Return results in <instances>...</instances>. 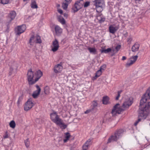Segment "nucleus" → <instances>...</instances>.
<instances>
[{
    "instance_id": "nucleus-3",
    "label": "nucleus",
    "mask_w": 150,
    "mask_h": 150,
    "mask_svg": "<svg viewBox=\"0 0 150 150\" xmlns=\"http://www.w3.org/2000/svg\"><path fill=\"white\" fill-rule=\"evenodd\" d=\"M96 6V10L98 12H100L105 6V3L103 0H95L94 1Z\"/></svg>"
},
{
    "instance_id": "nucleus-23",
    "label": "nucleus",
    "mask_w": 150,
    "mask_h": 150,
    "mask_svg": "<svg viewBox=\"0 0 150 150\" xmlns=\"http://www.w3.org/2000/svg\"><path fill=\"white\" fill-rule=\"evenodd\" d=\"M109 98L107 96L104 97L103 98V103L104 104L106 105L109 103Z\"/></svg>"
},
{
    "instance_id": "nucleus-30",
    "label": "nucleus",
    "mask_w": 150,
    "mask_h": 150,
    "mask_svg": "<svg viewBox=\"0 0 150 150\" xmlns=\"http://www.w3.org/2000/svg\"><path fill=\"white\" fill-rule=\"evenodd\" d=\"M9 126H10V127L12 128H13V129H14L15 128V126H16V123L15 122V121L13 120H12L11 121L9 124Z\"/></svg>"
},
{
    "instance_id": "nucleus-48",
    "label": "nucleus",
    "mask_w": 150,
    "mask_h": 150,
    "mask_svg": "<svg viewBox=\"0 0 150 150\" xmlns=\"http://www.w3.org/2000/svg\"><path fill=\"white\" fill-rule=\"evenodd\" d=\"M141 0H135L136 3H139L141 1Z\"/></svg>"
},
{
    "instance_id": "nucleus-44",
    "label": "nucleus",
    "mask_w": 150,
    "mask_h": 150,
    "mask_svg": "<svg viewBox=\"0 0 150 150\" xmlns=\"http://www.w3.org/2000/svg\"><path fill=\"white\" fill-rule=\"evenodd\" d=\"M8 137V135L7 134V132H6L4 136V138H7Z\"/></svg>"
},
{
    "instance_id": "nucleus-39",
    "label": "nucleus",
    "mask_w": 150,
    "mask_h": 150,
    "mask_svg": "<svg viewBox=\"0 0 150 150\" xmlns=\"http://www.w3.org/2000/svg\"><path fill=\"white\" fill-rule=\"evenodd\" d=\"M84 7V8L87 7L90 5V3L89 1H87L85 2V3L84 2V4H83Z\"/></svg>"
},
{
    "instance_id": "nucleus-9",
    "label": "nucleus",
    "mask_w": 150,
    "mask_h": 150,
    "mask_svg": "<svg viewBox=\"0 0 150 150\" xmlns=\"http://www.w3.org/2000/svg\"><path fill=\"white\" fill-rule=\"evenodd\" d=\"M132 100V98L131 97H129L126 98L122 105L123 108H124L125 110L128 108L133 103Z\"/></svg>"
},
{
    "instance_id": "nucleus-46",
    "label": "nucleus",
    "mask_w": 150,
    "mask_h": 150,
    "mask_svg": "<svg viewBox=\"0 0 150 150\" xmlns=\"http://www.w3.org/2000/svg\"><path fill=\"white\" fill-rule=\"evenodd\" d=\"M58 12L60 14H62L63 12L60 9H58Z\"/></svg>"
},
{
    "instance_id": "nucleus-38",
    "label": "nucleus",
    "mask_w": 150,
    "mask_h": 150,
    "mask_svg": "<svg viewBox=\"0 0 150 150\" xmlns=\"http://www.w3.org/2000/svg\"><path fill=\"white\" fill-rule=\"evenodd\" d=\"M121 47V46L120 45H117L115 47V49L116 50L115 52H117L120 49Z\"/></svg>"
},
{
    "instance_id": "nucleus-26",
    "label": "nucleus",
    "mask_w": 150,
    "mask_h": 150,
    "mask_svg": "<svg viewBox=\"0 0 150 150\" xmlns=\"http://www.w3.org/2000/svg\"><path fill=\"white\" fill-rule=\"evenodd\" d=\"M61 123H60L59 124H56L57 125H59L60 126V127L62 129H65L67 127V126L66 125L64 124L61 120H60Z\"/></svg>"
},
{
    "instance_id": "nucleus-40",
    "label": "nucleus",
    "mask_w": 150,
    "mask_h": 150,
    "mask_svg": "<svg viewBox=\"0 0 150 150\" xmlns=\"http://www.w3.org/2000/svg\"><path fill=\"white\" fill-rule=\"evenodd\" d=\"M68 4L67 3H63L62 5V6L64 9H66L67 7Z\"/></svg>"
},
{
    "instance_id": "nucleus-45",
    "label": "nucleus",
    "mask_w": 150,
    "mask_h": 150,
    "mask_svg": "<svg viewBox=\"0 0 150 150\" xmlns=\"http://www.w3.org/2000/svg\"><path fill=\"white\" fill-rule=\"evenodd\" d=\"M45 93L46 94L48 93L49 92V91L48 89H47L46 88L45 89Z\"/></svg>"
},
{
    "instance_id": "nucleus-41",
    "label": "nucleus",
    "mask_w": 150,
    "mask_h": 150,
    "mask_svg": "<svg viewBox=\"0 0 150 150\" xmlns=\"http://www.w3.org/2000/svg\"><path fill=\"white\" fill-rule=\"evenodd\" d=\"M112 49V51L111 52L112 53V55H114L116 53H117V52H115L116 50L115 49H115H114L113 48H112V49Z\"/></svg>"
},
{
    "instance_id": "nucleus-10",
    "label": "nucleus",
    "mask_w": 150,
    "mask_h": 150,
    "mask_svg": "<svg viewBox=\"0 0 150 150\" xmlns=\"http://www.w3.org/2000/svg\"><path fill=\"white\" fill-rule=\"evenodd\" d=\"M34 105V103L31 99H28L25 103L24 109L25 111H28L31 109Z\"/></svg>"
},
{
    "instance_id": "nucleus-42",
    "label": "nucleus",
    "mask_w": 150,
    "mask_h": 150,
    "mask_svg": "<svg viewBox=\"0 0 150 150\" xmlns=\"http://www.w3.org/2000/svg\"><path fill=\"white\" fill-rule=\"evenodd\" d=\"M16 69V67H11L10 68V71L12 72V71H15Z\"/></svg>"
},
{
    "instance_id": "nucleus-47",
    "label": "nucleus",
    "mask_w": 150,
    "mask_h": 150,
    "mask_svg": "<svg viewBox=\"0 0 150 150\" xmlns=\"http://www.w3.org/2000/svg\"><path fill=\"white\" fill-rule=\"evenodd\" d=\"M126 59V57L125 56H123L122 57V60H125Z\"/></svg>"
},
{
    "instance_id": "nucleus-5",
    "label": "nucleus",
    "mask_w": 150,
    "mask_h": 150,
    "mask_svg": "<svg viewBox=\"0 0 150 150\" xmlns=\"http://www.w3.org/2000/svg\"><path fill=\"white\" fill-rule=\"evenodd\" d=\"M125 110L123 108L122 105L120 108V104L117 103L114 106L112 110V113L113 115L114 116L117 114H120L121 111Z\"/></svg>"
},
{
    "instance_id": "nucleus-18",
    "label": "nucleus",
    "mask_w": 150,
    "mask_h": 150,
    "mask_svg": "<svg viewBox=\"0 0 150 150\" xmlns=\"http://www.w3.org/2000/svg\"><path fill=\"white\" fill-rule=\"evenodd\" d=\"M91 140L88 139L83 146V150H87L90 145L91 144Z\"/></svg>"
},
{
    "instance_id": "nucleus-35",
    "label": "nucleus",
    "mask_w": 150,
    "mask_h": 150,
    "mask_svg": "<svg viewBox=\"0 0 150 150\" xmlns=\"http://www.w3.org/2000/svg\"><path fill=\"white\" fill-rule=\"evenodd\" d=\"M105 68L106 65H103L102 66L100 67V69L99 70L101 72H102L105 69Z\"/></svg>"
},
{
    "instance_id": "nucleus-34",
    "label": "nucleus",
    "mask_w": 150,
    "mask_h": 150,
    "mask_svg": "<svg viewBox=\"0 0 150 150\" xmlns=\"http://www.w3.org/2000/svg\"><path fill=\"white\" fill-rule=\"evenodd\" d=\"M9 0H0V3L3 4H5L8 3Z\"/></svg>"
},
{
    "instance_id": "nucleus-50",
    "label": "nucleus",
    "mask_w": 150,
    "mask_h": 150,
    "mask_svg": "<svg viewBox=\"0 0 150 150\" xmlns=\"http://www.w3.org/2000/svg\"><path fill=\"white\" fill-rule=\"evenodd\" d=\"M64 16L65 17H67V16H68V15H67V14H66V13H64Z\"/></svg>"
},
{
    "instance_id": "nucleus-14",
    "label": "nucleus",
    "mask_w": 150,
    "mask_h": 150,
    "mask_svg": "<svg viewBox=\"0 0 150 150\" xmlns=\"http://www.w3.org/2000/svg\"><path fill=\"white\" fill-rule=\"evenodd\" d=\"M16 14L14 11H11L9 13L7 19V21L8 23H10L11 21L15 18Z\"/></svg>"
},
{
    "instance_id": "nucleus-49",
    "label": "nucleus",
    "mask_w": 150,
    "mask_h": 150,
    "mask_svg": "<svg viewBox=\"0 0 150 150\" xmlns=\"http://www.w3.org/2000/svg\"><path fill=\"white\" fill-rule=\"evenodd\" d=\"M72 0H65V1L68 3L70 2Z\"/></svg>"
},
{
    "instance_id": "nucleus-4",
    "label": "nucleus",
    "mask_w": 150,
    "mask_h": 150,
    "mask_svg": "<svg viewBox=\"0 0 150 150\" xmlns=\"http://www.w3.org/2000/svg\"><path fill=\"white\" fill-rule=\"evenodd\" d=\"M150 99V88H149L146 91V93L143 96L140 102V107H144L146 105L142 106L144 103H145L147 100ZM146 104L145 105H147Z\"/></svg>"
},
{
    "instance_id": "nucleus-6",
    "label": "nucleus",
    "mask_w": 150,
    "mask_h": 150,
    "mask_svg": "<svg viewBox=\"0 0 150 150\" xmlns=\"http://www.w3.org/2000/svg\"><path fill=\"white\" fill-rule=\"evenodd\" d=\"M84 2L83 0H79L75 3L74 7L73 8L74 12H76L81 9L83 6Z\"/></svg>"
},
{
    "instance_id": "nucleus-7",
    "label": "nucleus",
    "mask_w": 150,
    "mask_h": 150,
    "mask_svg": "<svg viewBox=\"0 0 150 150\" xmlns=\"http://www.w3.org/2000/svg\"><path fill=\"white\" fill-rule=\"evenodd\" d=\"M50 118L56 124H59L61 123L60 119L57 113L55 112H54L50 114Z\"/></svg>"
},
{
    "instance_id": "nucleus-28",
    "label": "nucleus",
    "mask_w": 150,
    "mask_h": 150,
    "mask_svg": "<svg viewBox=\"0 0 150 150\" xmlns=\"http://www.w3.org/2000/svg\"><path fill=\"white\" fill-rule=\"evenodd\" d=\"M31 6V8H38V6L36 4L35 1L34 0H32Z\"/></svg>"
},
{
    "instance_id": "nucleus-52",
    "label": "nucleus",
    "mask_w": 150,
    "mask_h": 150,
    "mask_svg": "<svg viewBox=\"0 0 150 150\" xmlns=\"http://www.w3.org/2000/svg\"><path fill=\"white\" fill-rule=\"evenodd\" d=\"M87 113V111H86L85 112V113Z\"/></svg>"
},
{
    "instance_id": "nucleus-1",
    "label": "nucleus",
    "mask_w": 150,
    "mask_h": 150,
    "mask_svg": "<svg viewBox=\"0 0 150 150\" xmlns=\"http://www.w3.org/2000/svg\"><path fill=\"white\" fill-rule=\"evenodd\" d=\"M140 110L139 111L138 120L134 123L135 126H136L142 119H145L150 112V102L145 107H140Z\"/></svg>"
},
{
    "instance_id": "nucleus-21",
    "label": "nucleus",
    "mask_w": 150,
    "mask_h": 150,
    "mask_svg": "<svg viewBox=\"0 0 150 150\" xmlns=\"http://www.w3.org/2000/svg\"><path fill=\"white\" fill-rule=\"evenodd\" d=\"M139 45L138 43H135L132 47V51L134 52L137 51L139 50Z\"/></svg>"
},
{
    "instance_id": "nucleus-15",
    "label": "nucleus",
    "mask_w": 150,
    "mask_h": 150,
    "mask_svg": "<svg viewBox=\"0 0 150 150\" xmlns=\"http://www.w3.org/2000/svg\"><path fill=\"white\" fill-rule=\"evenodd\" d=\"M119 28L118 26H116L115 25H112L110 26L109 29L110 33L112 34H114L118 30Z\"/></svg>"
},
{
    "instance_id": "nucleus-25",
    "label": "nucleus",
    "mask_w": 150,
    "mask_h": 150,
    "mask_svg": "<svg viewBox=\"0 0 150 150\" xmlns=\"http://www.w3.org/2000/svg\"><path fill=\"white\" fill-rule=\"evenodd\" d=\"M71 137V135L69 133H67L65 135V139L64 140V142H66Z\"/></svg>"
},
{
    "instance_id": "nucleus-33",
    "label": "nucleus",
    "mask_w": 150,
    "mask_h": 150,
    "mask_svg": "<svg viewBox=\"0 0 150 150\" xmlns=\"http://www.w3.org/2000/svg\"><path fill=\"white\" fill-rule=\"evenodd\" d=\"M102 72L99 70H98L96 73V75L95 77V79L100 76Z\"/></svg>"
},
{
    "instance_id": "nucleus-16",
    "label": "nucleus",
    "mask_w": 150,
    "mask_h": 150,
    "mask_svg": "<svg viewBox=\"0 0 150 150\" xmlns=\"http://www.w3.org/2000/svg\"><path fill=\"white\" fill-rule=\"evenodd\" d=\"M37 90L35 91L33 93L32 96L35 98H36L40 94L41 91V89L38 85L36 86Z\"/></svg>"
},
{
    "instance_id": "nucleus-31",
    "label": "nucleus",
    "mask_w": 150,
    "mask_h": 150,
    "mask_svg": "<svg viewBox=\"0 0 150 150\" xmlns=\"http://www.w3.org/2000/svg\"><path fill=\"white\" fill-rule=\"evenodd\" d=\"M112 49L110 48H108L107 49H103L101 50V53H107L111 52Z\"/></svg>"
},
{
    "instance_id": "nucleus-2",
    "label": "nucleus",
    "mask_w": 150,
    "mask_h": 150,
    "mask_svg": "<svg viewBox=\"0 0 150 150\" xmlns=\"http://www.w3.org/2000/svg\"><path fill=\"white\" fill-rule=\"evenodd\" d=\"M123 132V131L122 129H120L117 131L115 133L114 136H111L108 139V143L117 141L118 139L121 137Z\"/></svg>"
},
{
    "instance_id": "nucleus-27",
    "label": "nucleus",
    "mask_w": 150,
    "mask_h": 150,
    "mask_svg": "<svg viewBox=\"0 0 150 150\" xmlns=\"http://www.w3.org/2000/svg\"><path fill=\"white\" fill-rule=\"evenodd\" d=\"M97 105L98 103L96 101H93L92 103V105H91L92 110H93L95 109L97 106Z\"/></svg>"
},
{
    "instance_id": "nucleus-22",
    "label": "nucleus",
    "mask_w": 150,
    "mask_h": 150,
    "mask_svg": "<svg viewBox=\"0 0 150 150\" xmlns=\"http://www.w3.org/2000/svg\"><path fill=\"white\" fill-rule=\"evenodd\" d=\"M88 49L91 53L94 54H96V50L95 47H89Z\"/></svg>"
},
{
    "instance_id": "nucleus-24",
    "label": "nucleus",
    "mask_w": 150,
    "mask_h": 150,
    "mask_svg": "<svg viewBox=\"0 0 150 150\" xmlns=\"http://www.w3.org/2000/svg\"><path fill=\"white\" fill-rule=\"evenodd\" d=\"M35 37L34 35H32L30 38V44L31 45H33L34 43H35Z\"/></svg>"
},
{
    "instance_id": "nucleus-13",
    "label": "nucleus",
    "mask_w": 150,
    "mask_h": 150,
    "mask_svg": "<svg viewBox=\"0 0 150 150\" xmlns=\"http://www.w3.org/2000/svg\"><path fill=\"white\" fill-rule=\"evenodd\" d=\"M26 29V26L25 25H22L19 26L16 29V32L17 35H19L23 33Z\"/></svg>"
},
{
    "instance_id": "nucleus-19",
    "label": "nucleus",
    "mask_w": 150,
    "mask_h": 150,
    "mask_svg": "<svg viewBox=\"0 0 150 150\" xmlns=\"http://www.w3.org/2000/svg\"><path fill=\"white\" fill-rule=\"evenodd\" d=\"M63 67L61 65L58 64L56 65L54 68V71L56 73L60 72L62 70Z\"/></svg>"
},
{
    "instance_id": "nucleus-37",
    "label": "nucleus",
    "mask_w": 150,
    "mask_h": 150,
    "mask_svg": "<svg viewBox=\"0 0 150 150\" xmlns=\"http://www.w3.org/2000/svg\"><path fill=\"white\" fill-rule=\"evenodd\" d=\"M122 92V91H119L117 92V95L115 98L116 100H118L120 96V94Z\"/></svg>"
},
{
    "instance_id": "nucleus-12",
    "label": "nucleus",
    "mask_w": 150,
    "mask_h": 150,
    "mask_svg": "<svg viewBox=\"0 0 150 150\" xmlns=\"http://www.w3.org/2000/svg\"><path fill=\"white\" fill-rule=\"evenodd\" d=\"M59 47L58 42L55 39L52 42V45L51 46L52 50L53 52H55L58 50Z\"/></svg>"
},
{
    "instance_id": "nucleus-17",
    "label": "nucleus",
    "mask_w": 150,
    "mask_h": 150,
    "mask_svg": "<svg viewBox=\"0 0 150 150\" xmlns=\"http://www.w3.org/2000/svg\"><path fill=\"white\" fill-rule=\"evenodd\" d=\"M43 74L42 72L40 70L36 71L35 73V82L37 81L38 79L42 76Z\"/></svg>"
},
{
    "instance_id": "nucleus-20",
    "label": "nucleus",
    "mask_w": 150,
    "mask_h": 150,
    "mask_svg": "<svg viewBox=\"0 0 150 150\" xmlns=\"http://www.w3.org/2000/svg\"><path fill=\"white\" fill-rule=\"evenodd\" d=\"M56 34L57 35H59L62 32V29L59 26L57 25L55 27Z\"/></svg>"
},
{
    "instance_id": "nucleus-43",
    "label": "nucleus",
    "mask_w": 150,
    "mask_h": 150,
    "mask_svg": "<svg viewBox=\"0 0 150 150\" xmlns=\"http://www.w3.org/2000/svg\"><path fill=\"white\" fill-rule=\"evenodd\" d=\"M21 98L19 97L18 98V100L17 102V104H18V105H19L20 102H21Z\"/></svg>"
},
{
    "instance_id": "nucleus-29",
    "label": "nucleus",
    "mask_w": 150,
    "mask_h": 150,
    "mask_svg": "<svg viewBox=\"0 0 150 150\" xmlns=\"http://www.w3.org/2000/svg\"><path fill=\"white\" fill-rule=\"evenodd\" d=\"M35 43H40L42 42L40 37L38 35L35 36Z\"/></svg>"
},
{
    "instance_id": "nucleus-36",
    "label": "nucleus",
    "mask_w": 150,
    "mask_h": 150,
    "mask_svg": "<svg viewBox=\"0 0 150 150\" xmlns=\"http://www.w3.org/2000/svg\"><path fill=\"white\" fill-rule=\"evenodd\" d=\"M25 145L27 148H28L30 145V142L28 139H27L25 141Z\"/></svg>"
},
{
    "instance_id": "nucleus-11",
    "label": "nucleus",
    "mask_w": 150,
    "mask_h": 150,
    "mask_svg": "<svg viewBox=\"0 0 150 150\" xmlns=\"http://www.w3.org/2000/svg\"><path fill=\"white\" fill-rule=\"evenodd\" d=\"M138 57V56L136 55L134 56H132L130 58L128 62L126 63V67H128L132 65L137 60Z\"/></svg>"
},
{
    "instance_id": "nucleus-8",
    "label": "nucleus",
    "mask_w": 150,
    "mask_h": 150,
    "mask_svg": "<svg viewBox=\"0 0 150 150\" xmlns=\"http://www.w3.org/2000/svg\"><path fill=\"white\" fill-rule=\"evenodd\" d=\"M33 77V73L31 69H30L28 71L27 74V78L29 84H33L36 82H35V79L34 80Z\"/></svg>"
},
{
    "instance_id": "nucleus-53",
    "label": "nucleus",
    "mask_w": 150,
    "mask_h": 150,
    "mask_svg": "<svg viewBox=\"0 0 150 150\" xmlns=\"http://www.w3.org/2000/svg\"><path fill=\"white\" fill-rule=\"evenodd\" d=\"M11 73H11V72H10V75H11Z\"/></svg>"
},
{
    "instance_id": "nucleus-32",
    "label": "nucleus",
    "mask_w": 150,
    "mask_h": 150,
    "mask_svg": "<svg viewBox=\"0 0 150 150\" xmlns=\"http://www.w3.org/2000/svg\"><path fill=\"white\" fill-rule=\"evenodd\" d=\"M59 21L62 24H65V21L64 19L61 17H59L58 18Z\"/></svg>"
},
{
    "instance_id": "nucleus-51",
    "label": "nucleus",
    "mask_w": 150,
    "mask_h": 150,
    "mask_svg": "<svg viewBox=\"0 0 150 150\" xmlns=\"http://www.w3.org/2000/svg\"><path fill=\"white\" fill-rule=\"evenodd\" d=\"M132 40V38H128V41H131Z\"/></svg>"
}]
</instances>
